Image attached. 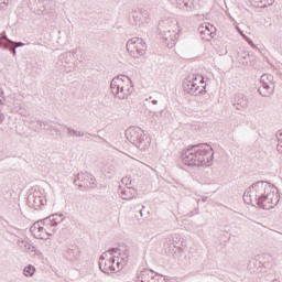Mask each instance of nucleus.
Wrapping results in <instances>:
<instances>
[{
	"instance_id": "nucleus-1",
	"label": "nucleus",
	"mask_w": 282,
	"mask_h": 282,
	"mask_svg": "<svg viewBox=\"0 0 282 282\" xmlns=\"http://www.w3.org/2000/svg\"><path fill=\"white\" fill-rule=\"evenodd\" d=\"M243 200L251 206H260L264 210H270L279 204V193L274 185L260 181L246 191Z\"/></svg>"
},
{
	"instance_id": "nucleus-2",
	"label": "nucleus",
	"mask_w": 282,
	"mask_h": 282,
	"mask_svg": "<svg viewBox=\"0 0 282 282\" xmlns=\"http://www.w3.org/2000/svg\"><path fill=\"white\" fill-rule=\"evenodd\" d=\"M214 155L215 152L209 144L200 143L185 150L181 160L186 166H213Z\"/></svg>"
},
{
	"instance_id": "nucleus-3",
	"label": "nucleus",
	"mask_w": 282,
	"mask_h": 282,
	"mask_svg": "<svg viewBox=\"0 0 282 282\" xmlns=\"http://www.w3.org/2000/svg\"><path fill=\"white\" fill-rule=\"evenodd\" d=\"M127 138L135 144V147H141V149H147L151 145V137L144 134L140 128H129L126 132Z\"/></svg>"
},
{
	"instance_id": "nucleus-4",
	"label": "nucleus",
	"mask_w": 282,
	"mask_h": 282,
	"mask_svg": "<svg viewBox=\"0 0 282 282\" xmlns=\"http://www.w3.org/2000/svg\"><path fill=\"white\" fill-rule=\"evenodd\" d=\"M261 86L258 88L260 96L269 98L274 94V76L271 74H263L260 78Z\"/></svg>"
},
{
	"instance_id": "nucleus-5",
	"label": "nucleus",
	"mask_w": 282,
	"mask_h": 282,
	"mask_svg": "<svg viewBox=\"0 0 282 282\" xmlns=\"http://www.w3.org/2000/svg\"><path fill=\"white\" fill-rule=\"evenodd\" d=\"M99 268L101 272H105L106 274L116 272V256H113V251H108L102 254L99 261Z\"/></svg>"
},
{
	"instance_id": "nucleus-6",
	"label": "nucleus",
	"mask_w": 282,
	"mask_h": 282,
	"mask_svg": "<svg viewBox=\"0 0 282 282\" xmlns=\"http://www.w3.org/2000/svg\"><path fill=\"white\" fill-rule=\"evenodd\" d=\"M127 50L131 56H140L147 52V44L141 39L134 37L128 42Z\"/></svg>"
},
{
	"instance_id": "nucleus-7",
	"label": "nucleus",
	"mask_w": 282,
	"mask_h": 282,
	"mask_svg": "<svg viewBox=\"0 0 282 282\" xmlns=\"http://www.w3.org/2000/svg\"><path fill=\"white\" fill-rule=\"evenodd\" d=\"M112 94H127L129 91V77H116L110 84Z\"/></svg>"
},
{
	"instance_id": "nucleus-8",
	"label": "nucleus",
	"mask_w": 282,
	"mask_h": 282,
	"mask_svg": "<svg viewBox=\"0 0 282 282\" xmlns=\"http://www.w3.org/2000/svg\"><path fill=\"white\" fill-rule=\"evenodd\" d=\"M31 232L35 239H45L47 237V225L44 221H37L31 227Z\"/></svg>"
},
{
	"instance_id": "nucleus-9",
	"label": "nucleus",
	"mask_w": 282,
	"mask_h": 282,
	"mask_svg": "<svg viewBox=\"0 0 282 282\" xmlns=\"http://www.w3.org/2000/svg\"><path fill=\"white\" fill-rule=\"evenodd\" d=\"M192 80L194 85L192 89L196 94H189V96H199V94L206 91V85H204V77L202 75H192Z\"/></svg>"
},
{
	"instance_id": "nucleus-10",
	"label": "nucleus",
	"mask_w": 282,
	"mask_h": 282,
	"mask_svg": "<svg viewBox=\"0 0 282 282\" xmlns=\"http://www.w3.org/2000/svg\"><path fill=\"white\" fill-rule=\"evenodd\" d=\"M234 107L238 110L241 111L242 109L248 108V99L243 94H236L234 97Z\"/></svg>"
},
{
	"instance_id": "nucleus-11",
	"label": "nucleus",
	"mask_w": 282,
	"mask_h": 282,
	"mask_svg": "<svg viewBox=\"0 0 282 282\" xmlns=\"http://www.w3.org/2000/svg\"><path fill=\"white\" fill-rule=\"evenodd\" d=\"M198 33L203 41H210V39H213V31H210V26L208 24H200L198 26Z\"/></svg>"
},
{
	"instance_id": "nucleus-12",
	"label": "nucleus",
	"mask_w": 282,
	"mask_h": 282,
	"mask_svg": "<svg viewBox=\"0 0 282 282\" xmlns=\"http://www.w3.org/2000/svg\"><path fill=\"white\" fill-rule=\"evenodd\" d=\"M193 76H188L183 82V89L186 94H197L195 90H193Z\"/></svg>"
},
{
	"instance_id": "nucleus-13",
	"label": "nucleus",
	"mask_w": 282,
	"mask_h": 282,
	"mask_svg": "<svg viewBox=\"0 0 282 282\" xmlns=\"http://www.w3.org/2000/svg\"><path fill=\"white\" fill-rule=\"evenodd\" d=\"M35 272H36V268H34V265L32 264L26 265L23 270L24 276H34Z\"/></svg>"
},
{
	"instance_id": "nucleus-14",
	"label": "nucleus",
	"mask_w": 282,
	"mask_h": 282,
	"mask_svg": "<svg viewBox=\"0 0 282 282\" xmlns=\"http://www.w3.org/2000/svg\"><path fill=\"white\" fill-rule=\"evenodd\" d=\"M256 8H268L265 0H253Z\"/></svg>"
},
{
	"instance_id": "nucleus-15",
	"label": "nucleus",
	"mask_w": 282,
	"mask_h": 282,
	"mask_svg": "<svg viewBox=\"0 0 282 282\" xmlns=\"http://www.w3.org/2000/svg\"><path fill=\"white\" fill-rule=\"evenodd\" d=\"M276 151H278L279 153H282V132L278 134Z\"/></svg>"
},
{
	"instance_id": "nucleus-16",
	"label": "nucleus",
	"mask_w": 282,
	"mask_h": 282,
	"mask_svg": "<svg viewBox=\"0 0 282 282\" xmlns=\"http://www.w3.org/2000/svg\"><path fill=\"white\" fill-rule=\"evenodd\" d=\"M178 8H188V0H180Z\"/></svg>"
},
{
	"instance_id": "nucleus-17",
	"label": "nucleus",
	"mask_w": 282,
	"mask_h": 282,
	"mask_svg": "<svg viewBox=\"0 0 282 282\" xmlns=\"http://www.w3.org/2000/svg\"><path fill=\"white\" fill-rule=\"evenodd\" d=\"M267 8L268 6H274V0H265Z\"/></svg>"
},
{
	"instance_id": "nucleus-18",
	"label": "nucleus",
	"mask_w": 282,
	"mask_h": 282,
	"mask_svg": "<svg viewBox=\"0 0 282 282\" xmlns=\"http://www.w3.org/2000/svg\"><path fill=\"white\" fill-rule=\"evenodd\" d=\"M241 36H243V39H246V41H250V39L248 36H246V34H243V31H240Z\"/></svg>"
},
{
	"instance_id": "nucleus-19",
	"label": "nucleus",
	"mask_w": 282,
	"mask_h": 282,
	"mask_svg": "<svg viewBox=\"0 0 282 282\" xmlns=\"http://www.w3.org/2000/svg\"><path fill=\"white\" fill-rule=\"evenodd\" d=\"M0 122H3V113L0 111Z\"/></svg>"
},
{
	"instance_id": "nucleus-20",
	"label": "nucleus",
	"mask_w": 282,
	"mask_h": 282,
	"mask_svg": "<svg viewBox=\"0 0 282 282\" xmlns=\"http://www.w3.org/2000/svg\"><path fill=\"white\" fill-rule=\"evenodd\" d=\"M247 56H248V54H246V53H245V55L242 56V58H245V59H246V58H247Z\"/></svg>"
},
{
	"instance_id": "nucleus-21",
	"label": "nucleus",
	"mask_w": 282,
	"mask_h": 282,
	"mask_svg": "<svg viewBox=\"0 0 282 282\" xmlns=\"http://www.w3.org/2000/svg\"><path fill=\"white\" fill-rule=\"evenodd\" d=\"M237 31L239 32V33H241L242 31H241V29H239V28H237Z\"/></svg>"
},
{
	"instance_id": "nucleus-22",
	"label": "nucleus",
	"mask_w": 282,
	"mask_h": 282,
	"mask_svg": "<svg viewBox=\"0 0 282 282\" xmlns=\"http://www.w3.org/2000/svg\"><path fill=\"white\" fill-rule=\"evenodd\" d=\"M202 186H206V184H202Z\"/></svg>"
}]
</instances>
